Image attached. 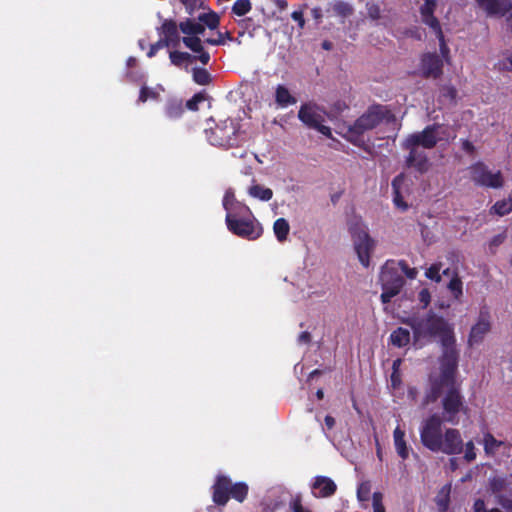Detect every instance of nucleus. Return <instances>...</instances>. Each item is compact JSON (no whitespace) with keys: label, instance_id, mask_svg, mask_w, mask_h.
<instances>
[{"label":"nucleus","instance_id":"obj_1","mask_svg":"<svg viewBox=\"0 0 512 512\" xmlns=\"http://www.w3.org/2000/svg\"><path fill=\"white\" fill-rule=\"evenodd\" d=\"M443 419L434 413L424 419L420 426V441L422 445L434 453L458 455L463 452V439L456 428L442 429Z\"/></svg>","mask_w":512,"mask_h":512},{"label":"nucleus","instance_id":"obj_2","mask_svg":"<svg viewBox=\"0 0 512 512\" xmlns=\"http://www.w3.org/2000/svg\"><path fill=\"white\" fill-rule=\"evenodd\" d=\"M395 116L383 105L374 104L368 107L367 111L348 125L344 137L352 144L361 147L364 144L363 134L379 126L384 120L394 121Z\"/></svg>","mask_w":512,"mask_h":512},{"label":"nucleus","instance_id":"obj_3","mask_svg":"<svg viewBox=\"0 0 512 512\" xmlns=\"http://www.w3.org/2000/svg\"><path fill=\"white\" fill-rule=\"evenodd\" d=\"M404 323L411 327L415 340L425 337H439L440 343H442V339L455 336L450 324L432 311L422 317H410Z\"/></svg>","mask_w":512,"mask_h":512},{"label":"nucleus","instance_id":"obj_4","mask_svg":"<svg viewBox=\"0 0 512 512\" xmlns=\"http://www.w3.org/2000/svg\"><path fill=\"white\" fill-rule=\"evenodd\" d=\"M178 32L181 31L185 36L181 41L186 48L198 54V60L203 65H207L210 61V54L204 49V40H201L199 35L204 33V25L199 23L195 18L188 17L177 24Z\"/></svg>","mask_w":512,"mask_h":512},{"label":"nucleus","instance_id":"obj_5","mask_svg":"<svg viewBox=\"0 0 512 512\" xmlns=\"http://www.w3.org/2000/svg\"><path fill=\"white\" fill-rule=\"evenodd\" d=\"M239 124L233 119H226L219 122L214 127L205 130V135L209 143L213 146L232 148L239 145L238 132Z\"/></svg>","mask_w":512,"mask_h":512},{"label":"nucleus","instance_id":"obj_6","mask_svg":"<svg viewBox=\"0 0 512 512\" xmlns=\"http://www.w3.org/2000/svg\"><path fill=\"white\" fill-rule=\"evenodd\" d=\"M442 355L440 356V376L442 381L455 383L458 368L459 352L456 349L455 336L442 339Z\"/></svg>","mask_w":512,"mask_h":512},{"label":"nucleus","instance_id":"obj_7","mask_svg":"<svg viewBox=\"0 0 512 512\" xmlns=\"http://www.w3.org/2000/svg\"><path fill=\"white\" fill-rule=\"evenodd\" d=\"M242 213L229 212L226 214V224L234 235L248 240L259 238L263 232L262 227L255 219L250 216L248 218L239 217ZM251 215V213L249 214Z\"/></svg>","mask_w":512,"mask_h":512},{"label":"nucleus","instance_id":"obj_8","mask_svg":"<svg viewBox=\"0 0 512 512\" xmlns=\"http://www.w3.org/2000/svg\"><path fill=\"white\" fill-rule=\"evenodd\" d=\"M468 172L475 186L499 189L504 185V178L501 171L492 172L482 161L471 164L468 167Z\"/></svg>","mask_w":512,"mask_h":512},{"label":"nucleus","instance_id":"obj_9","mask_svg":"<svg viewBox=\"0 0 512 512\" xmlns=\"http://www.w3.org/2000/svg\"><path fill=\"white\" fill-rule=\"evenodd\" d=\"M442 404V416L444 422L457 425L459 423L458 414L462 411H466L464 403V397L462 396L460 389L455 385L450 387L445 393L441 401Z\"/></svg>","mask_w":512,"mask_h":512},{"label":"nucleus","instance_id":"obj_10","mask_svg":"<svg viewBox=\"0 0 512 512\" xmlns=\"http://www.w3.org/2000/svg\"><path fill=\"white\" fill-rule=\"evenodd\" d=\"M157 31L161 37L156 43L150 45L147 52L149 58L154 57L160 49L164 47L176 48L181 42L177 22L174 19H164Z\"/></svg>","mask_w":512,"mask_h":512},{"label":"nucleus","instance_id":"obj_11","mask_svg":"<svg viewBox=\"0 0 512 512\" xmlns=\"http://www.w3.org/2000/svg\"><path fill=\"white\" fill-rule=\"evenodd\" d=\"M350 233L360 263L364 267H368L371 253L375 246L374 240L370 237L367 230L359 225L350 227Z\"/></svg>","mask_w":512,"mask_h":512},{"label":"nucleus","instance_id":"obj_12","mask_svg":"<svg viewBox=\"0 0 512 512\" xmlns=\"http://www.w3.org/2000/svg\"><path fill=\"white\" fill-rule=\"evenodd\" d=\"M298 118L307 127L317 130L322 135L328 138L332 136L330 127L323 124L324 117L318 113L316 106L311 104L301 105Z\"/></svg>","mask_w":512,"mask_h":512},{"label":"nucleus","instance_id":"obj_13","mask_svg":"<svg viewBox=\"0 0 512 512\" xmlns=\"http://www.w3.org/2000/svg\"><path fill=\"white\" fill-rule=\"evenodd\" d=\"M401 147L408 151V155L405 157L407 168L414 169L420 174H424L429 170L431 164L423 148L410 146L409 142L405 140L402 142Z\"/></svg>","mask_w":512,"mask_h":512},{"label":"nucleus","instance_id":"obj_14","mask_svg":"<svg viewBox=\"0 0 512 512\" xmlns=\"http://www.w3.org/2000/svg\"><path fill=\"white\" fill-rule=\"evenodd\" d=\"M440 127L438 123L428 125L421 132L408 135L405 141L409 142L410 146L433 149L438 143L437 132Z\"/></svg>","mask_w":512,"mask_h":512},{"label":"nucleus","instance_id":"obj_15","mask_svg":"<svg viewBox=\"0 0 512 512\" xmlns=\"http://www.w3.org/2000/svg\"><path fill=\"white\" fill-rule=\"evenodd\" d=\"M420 75L425 79H438L443 74V60L437 53H424L420 59Z\"/></svg>","mask_w":512,"mask_h":512},{"label":"nucleus","instance_id":"obj_16","mask_svg":"<svg viewBox=\"0 0 512 512\" xmlns=\"http://www.w3.org/2000/svg\"><path fill=\"white\" fill-rule=\"evenodd\" d=\"M212 500L218 506H225L230 499L231 479L219 474L212 485Z\"/></svg>","mask_w":512,"mask_h":512},{"label":"nucleus","instance_id":"obj_17","mask_svg":"<svg viewBox=\"0 0 512 512\" xmlns=\"http://www.w3.org/2000/svg\"><path fill=\"white\" fill-rule=\"evenodd\" d=\"M487 16L503 17L512 10L511 0H474Z\"/></svg>","mask_w":512,"mask_h":512},{"label":"nucleus","instance_id":"obj_18","mask_svg":"<svg viewBox=\"0 0 512 512\" xmlns=\"http://www.w3.org/2000/svg\"><path fill=\"white\" fill-rule=\"evenodd\" d=\"M380 281L382 286H391L400 289H402L405 283L404 278L398 272L396 262L393 260H388L383 265L380 273Z\"/></svg>","mask_w":512,"mask_h":512},{"label":"nucleus","instance_id":"obj_19","mask_svg":"<svg viewBox=\"0 0 512 512\" xmlns=\"http://www.w3.org/2000/svg\"><path fill=\"white\" fill-rule=\"evenodd\" d=\"M311 488L316 498H328L335 494L337 485L327 476H316Z\"/></svg>","mask_w":512,"mask_h":512},{"label":"nucleus","instance_id":"obj_20","mask_svg":"<svg viewBox=\"0 0 512 512\" xmlns=\"http://www.w3.org/2000/svg\"><path fill=\"white\" fill-rule=\"evenodd\" d=\"M436 8V0H425L424 4L419 8L422 22L432 31L441 28L439 20L434 16Z\"/></svg>","mask_w":512,"mask_h":512},{"label":"nucleus","instance_id":"obj_21","mask_svg":"<svg viewBox=\"0 0 512 512\" xmlns=\"http://www.w3.org/2000/svg\"><path fill=\"white\" fill-rule=\"evenodd\" d=\"M490 329V321L481 315L476 324H474L470 330L468 338L469 345L473 346L482 342L484 336L490 331Z\"/></svg>","mask_w":512,"mask_h":512},{"label":"nucleus","instance_id":"obj_22","mask_svg":"<svg viewBox=\"0 0 512 512\" xmlns=\"http://www.w3.org/2000/svg\"><path fill=\"white\" fill-rule=\"evenodd\" d=\"M392 194H393V203L395 207L400 209L401 211H406L408 209V204L404 200L403 190L405 188V176L403 174H399L392 180Z\"/></svg>","mask_w":512,"mask_h":512},{"label":"nucleus","instance_id":"obj_23","mask_svg":"<svg viewBox=\"0 0 512 512\" xmlns=\"http://www.w3.org/2000/svg\"><path fill=\"white\" fill-rule=\"evenodd\" d=\"M452 385L454 386L455 383L444 382L442 381V378L440 376L439 379H436L431 383L430 389L429 391H427L424 397L423 405L426 406L430 403H434L435 401H437V399L440 397L442 393L443 387L447 386L450 388L452 387Z\"/></svg>","mask_w":512,"mask_h":512},{"label":"nucleus","instance_id":"obj_24","mask_svg":"<svg viewBox=\"0 0 512 512\" xmlns=\"http://www.w3.org/2000/svg\"><path fill=\"white\" fill-rule=\"evenodd\" d=\"M223 207L227 211V213H229V212H233V213L245 212V213L250 214L249 207L238 203L235 199L234 193L231 190H227L225 192V195L223 198Z\"/></svg>","mask_w":512,"mask_h":512},{"label":"nucleus","instance_id":"obj_25","mask_svg":"<svg viewBox=\"0 0 512 512\" xmlns=\"http://www.w3.org/2000/svg\"><path fill=\"white\" fill-rule=\"evenodd\" d=\"M394 446L397 454L406 460L409 457V449L405 441V432L399 426L393 432Z\"/></svg>","mask_w":512,"mask_h":512},{"label":"nucleus","instance_id":"obj_26","mask_svg":"<svg viewBox=\"0 0 512 512\" xmlns=\"http://www.w3.org/2000/svg\"><path fill=\"white\" fill-rule=\"evenodd\" d=\"M275 102L278 106L284 108L296 104L297 99L291 95L286 86L279 84L275 89Z\"/></svg>","mask_w":512,"mask_h":512},{"label":"nucleus","instance_id":"obj_27","mask_svg":"<svg viewBox=\"0 0 512 512\" xmlns=\"http://www.w3.org/2000/svg\"><path fill=\"white\" fill-rule=\"evenodd\" d=\"M482 444L486 456L494 457L499 448L504 445V442L497 440L490 432H486L483 435Z\"/></svg>","mask_w":512,"mask_h":512},{"label":"nucleus","instance_id":"obj_28","mask_svg":"<svg viewBox=\"0 0 512 512\" xmlns=\"http://www.w3.org/2000/svg\"><path fill=\"white\" fill-rule=\"evenodd\" d=\"M390 342L392 343V345L398 348H402L408 345L410 342L409 330L402 327H398L390 334Z\"/></svg>","mask_w":512,"mask_h":512},{"label":"nucleus","instance_id":"obj_29","mask_svg":"<svg viewBox=\"0 0 512 512\" xmlns=\"http://www.w3.org/2000/svg\"><path fill=\"white\" fill-rule=\"evenodd\" d=\"M197 20L199 21V23H202V25H204V30L206 29V27L210 30H214L217 29L220 25L219 15L212 10H210L207 13L199 14Z\"/></svg>","mask_w":512,"mask_h":512},{"label":"nucleus","instance_id":"obj_30","mask_svg":"<svg viewBox=\"0 0 512 512\" xmlns=\"http://www.w3.org/2000/svg\"><path fill=\"white\" fill-rule=\"evenodd\" d=\"M169 58L171 63L177 67H181L185 62L192 63L194 61H199L198 54L191 55L188 52H181L177 50L171 51L169 53Z\"/></svg>","mask_w":512,"mask_h":512},{"label":"nucleus","instance_id":"obj_31","mask_svg":"<svg viewBox=\"0 0 512 512\" xmlns=\"http://www.w3.org/2000/svg\"><path fill=\"white\" fill-rule=\"evenodd\" d=\"M184 113L182 100L170 99L166 103L165 114L170 119H178Z\"/></svg>","mask_w":512,"mask_h":512},{"label":"nucleus","instance_id":"obj_32","mask_svg":"<svg viewBox=\"0 0 512 512\" xmlns=\"http://www.w3.org/2000/svg\"><path fill=\"white\" fill-rule=\"evenodd\" d=\"M273 231L277 240L279 242H284L288 238L290 225L285 218H278L273 224Z\"/></svg>","mask_w":512,"mask_h":512},{"label":"nucleus","instance_id":"obj_33","mask_svg":"<svg viewBox=\"0 0 512 512\" xmlns=\"http://www.w3.org/2000/svg\"><path fill=\"white\" fill-rule=\"evenodd\" d=\"M248 193L250 196L257 198L261 201H269L273 197V191L270 188L264 187L259 184L252 185Z\"/></svg>","mask_w":512,"mask_h":512},{"label":"nucleus","instance_id":"obj_34","mask_svg":"<svg viewBox=\"0 0 512 512\" xmlns=\"http://www.w3.org/2000/svg\"><path fill=\"white\" fill-rule=\"evenodd\" d=\"M450 485H445L435 498L439 512H447L450 503Z\"/></svg>","mask_w":512,"mask_h":512},{"label":"nucleus","instance_id":"obj_35","mask_svg":"<svg viewBox=\"0 0 512 512\" xmlns=\"http://www.w3.org/2000/svg\"><path fill=\"white\" fill-rule=\"evenodd\" d=\"M248 485L244 482H237L233 484L231 482V491H230V498L235 499L236 501L242 503L248 495Z\"/></svg>","mask_w":512,"mask_h":512},{"label":"nucleus","instance_id":"obj_36","mask_svg":"<svg viewBox=\"0 0 512 512\" xmlns=\"http://www.w3.org/2000/svg\"><path fill=\"white\" fill-rule=\"evenodd\" d=\"M192 77L198 85L206 86L212 82V76L205 68H193Z\"/></svg>","mask_w":512,"mask_h":512},{"label":"nucleus","instance_id":"obj_37","mask_svg":"<svg viewBox=\"0 0 512 512\" xmlns=\"http://www.w3.org/2000/svg\"><path fill=\"white\" fill-rule=\"evenodd\" d=\"M448 289L455 299H459L463 295V282L457 272H454L448 283Z\"/></svg>","mask_w":512,"mask_h":512},{"label":"nucleus","instance_id":"obj_38","mask_svg":"<svg viewBox=\"0 0 512 512\" xmlns=\"http://www.w3.org/2000/svg\"><path fill=\"white\" fill-rule=\"evenodd\" d=\"M512 211V205L508 200H499L490 208V214L498 216L508 215Z\"/></svg>","mask_w":512,"mask_h":512},{"label":"nucleus","instance_id":"obj_39","mask_svg":"<svg viewBox=\"0 0 512 512\" xmlns=\"http://www.w3.org/2000/svg\"><path fill=\"white\" fill-rule=\"evenodd\" d=\"M252 5L250 0H236L232 6V12L237 16H244L250 12Z\"/></svg>","mask_w":512,"mask_h":512},{"label":"nucleus","instance_id":"obj_40","mask_svg":"<svg viewBox=\"0 0 512 512\" xmlns=\"http://www.w3.org/2000/svg\"><path fill=\"white\" fill-rule=\"evenodd\" d=\"M188 15L193 16L198 9H205L204 0H179Z\"/></svg>","mask_w":512,"mask_h":512},{"label":"nucleus","instance_id":"obj_41","mask_svg":"<svg viewBox=\"0 0 512 512\" xmlns=\"http://www.w3.org/2000/svg\"><path fill=\"white\" fill-rule=\"evenodd\" d=\"M333 10L336 15L343 18L349 17L353 14V7L349 3L343 1L335 3Z\"/></svg>","mask_w":512,"mask_h":512},{"label":"nucleus","instance_id":"obj_42","mask_svg":"<svg viewBox=\"0 0 512 512\" xmlns=\"http://www.w3.org/2000/svg\"><path fill=\"white\" fill-rule=\"evenodd\" d=\"M440 96L453 103L457 97V90L453 85L445 84L440 87Z\"/></svg>","mask_w":512,"mask_h":512},{"label":"nucleus","instance_id":"obj_43","mask_svg":"<svg viewBox=\"0 0 512 512\" xmlns=\"http://www.w3.org/2000/svg\"><path fill=\"white\" fill-rule=\"evenodd\" d=\"M206 100L205 92H198L193 95L191 99L186 102V108L191 111H197L198 105Z\"/></svg>","mask_w":512,"mask_h":512},{"label":"nucleus","instance_id":"obj_44","mask_svg":"<svg viewBox=\"0 0 512 512\" xmlns=\"http://www.w3.org/2000/svg\"><path fill=\"white\" fill-rule=\"evenodd\" d=\"M228 39V40H232L233 37L231 35L230 32H225V33H222L220 31L217 32V38H206L204 40V43L206 44H209V45H224L225 44V40Z\"/></svg>","mask_w":512,"mask_h":512},{"label":"nucleus","instance_id":"obj_45","mask_svg":"<svg viewBox=\"0 0 512 512\" xmlns=\"http://www.w3.org/2000/svg\"><path fill=\"white\" fill-rule=\"evenodd\" d=\"M382 290L383 292L381 293L380 298L384 304L389 303L391 299L398 295L401 291L400 288H394L391 286H382Z\"/></svg>","mask_w":512,"mask_h":512},{"label":"nucleus","instance_id":"obj_46","mask_svg":"<svg viewBox=\"0 0 512 512\" xmlns=\"http://www.w3.org/2000/svg\"><path fill=\"white\" fill-rule=\"evenodd\" d=\"M433 32L435 33V36H436V38L439 41V48H440L441 55L443 56V58H448L449 48H448V46L446 44L442 28L433 30Z\"/></svg>","mask_w":512,"mask_h":512},{"label":"nucleus","instance_id":"obj_47","mask_svg":"<svg viewBox=\"0 0 512 512\" xmlns=\"http://www.w3.org/2000/svg\"><path fill=\"white\" fill-rule=\"evenodd\" d=\"M371 492V485L368 481L362 482L357 488V498L359 501H368Z\"/></svg>","mask_w":512,"mask_h":512},{"label":"nucleus","instance_id":"obj_48","mask_svg":"<svg viewBox=\"0 0 512 512\" xmlns=\"http://www.w3.org/2000/svg\"><path fill=\"white\" fill-rule=\"evenodd\" d=\"M440 269H441V264L440 263H435V264H432L425 272V276L430 279V280H433L437 283H439L441 281V274H440Z\"/></svg>","mask_w":512,"mask_h":512},{"label":"nucleus","instance_id":"obj_49","mask_svg":"<svg viewBox=\"0 0 512 512\" xmlns=\"http://www.w3.org/2000/svg\"><path fill=\"white\" fill-rule=\"evenodd\" d=\"M506 237H507L506 231H503V232L495 235L494 237H492V239L489 241L490 252L495 253L496 249L504 243V241L506 240Z\"/></svg>","mask_w":512,"mask_h":512},{"label":"nucleus","instance_id":"obj_50","mask_svg":"<svg viewBox=\"0 0 512 512\" xmlns=\"http://www.w3.org/2000/svg\"><path fill=\"white\" fill-rule=\"evenodd\" d=\"M399 266L401 271L406 275L407 278L413 280L417 277L418 271L416 268H410L405 260H400L396 263V266Z\"/></svg>","mask_w":512,"mask_h":512},{"label":"nucleus","instance_id":"obj_51","mask_svg":"<svg viewBox=\"0 0 512 512\" xmlns=\"http://www.w3.org/2000/svg\"><path fill=\"white\" fill-rule=\"evenodd\" d=\"M465 446V454L464 459L467 462H472L476 459V448L472 440L463 443V447Z\"/></svg>","mask_w":512,"mask_h":512},{"label":"nucleus","instance_id":"obj_52","mask_svg":"<svg viewBox=\"0 0 512 512\" xmlns=\"http://www.w3.org/2000/svg\"><path fill=\"white\" fill-rule=\"evenodd\" d=\"M159 94L148 87H142L139 94V101L146 102L148 99H157Z\"/></svg>","mask_w":512,"mask_h":512},{"label":"nucleus","instance_id":"obj_53","mask_svg":"<svg viewBox=\"0 0 512 512\" xmlns=\"http://www.w3.org/2000/svg\"><path fill=\"white\" fill-rule=\"evenodd\" d=\"M382 494L380 492H374L373 500V512H385V508L382 504Z\"/></svg>","mask_w":512,"mask_h":512},{"label":"nucleus","instance_id":"obj_54","mask_svg":"<svg viewBox=\"0 0 512 512\" xmlns=\"http://www.w3.org/2000/svg\"><path fill=\"white\" fill-rule=\"evenodd\" d=\"M474 512H501L498 508H493L491 510H488L486 508L485 502L482 499H477L474 502Z\"/></svg>","mask_w":512,"mask_h":512},{"label":"nucleus","instance_id":"obj_55","mask_svg":"<svg viewBox=\"0 0 512 512\" xmlns=\"http://www.w3.org/2000/svg\"><path fill=\"white\" fill-rule=\"evenodd\" d=\"M291 17L294 21L298 23L299 28L303 29L305 26V19L303 16V11H293Z\"/></svg>","mask_w":512,"mask_h":512},{"label":"nucleus","instance_id":"obj_56","mask_svg":"<svg viewBox=\"0 0 512 512\" xmlns=\"http://www.w3.org/2000/svg\"><path fill=\"white\" fill-rule=\"evenodd\" d=\"M498 502L507 512H512V499L501 495Z\"/></svg>","mask_w":512,"mask_h":512},{"label":"nucleus","instance_id":"obj_57","mask_svg":"<svg viewBox=\"0 0 512 512\" xmlns=\"http://www.w3.org/2000/svg\"><path fill=\"white\" fill-rule=\"evenodd\" d=\"M291 508L293 510V512H312L311 510L309 509H305L302 505V502H301V499L300 498H296L292 501L291 503Z\"/></svg>","mask_w":512,"mask_h":512},{"label":"nucleus","instance_id":"obj_58","mask_svg":"<svg viewBox=\"0 0 512 512\" xmlns=\"http://www.w3.org/2000/svg\"><path fill=\"white\" fill-rule=\"evenodd\" d=\"M419 300L423 304V307H427L429 305L431 296L427 289H422L419 292Z\"/></svg>","mask_w":512,"mask_h":512},{"label":"nucleus","instance_id":"obj_59","mask_svg":"<svg viewBox=\"0 0 512 512\" xmlns=\"http://www.w3.org/2000/svg\"><path fill=\"white\" fill-rule=\"evenodd\" d=\"M499 69L505 71H512V55H509L499 63Z\"/></svg>","mask_w":512,"mask_h":512},{"label":"nucleus","instance_id":"obj_60","mask_svg":"<svg viewBox=\"0 0 512 512\" xmlns=\"http://www.w3.org/2000/svg\"><path fill=\"white\" fill-rule=\"evenodd\" d=\"M462 149L469 155H473L476 150L474 144L467 139L462 140Z\"/></svg>","mask_w":512,"mask_h":512},{"label":"nucleus","instance_id":"obj_61","mask_svg":"<svg viewBox=\"0 0 512 512\" xmlns=\"http://www.w3.org/2000/svg\"><path fill=\"white\" fill-rule=\"evenodd\" d=\"M311 334L308 331H303L298 336V342L301 344H308L311 342Z\"/></svg>","mask_w":512,"mask_h":512},{"label":"nucleus","instance_id":"obj_62","mask_svg":"<svg viewBox=\"0 0 512 512\" xmlns=\"http://www.w3.org/2000/svg\"><path fill=\"white\" fill-rule=\"evenodd\" d=\"M312 17L316 21V23H320L323 17L322 9L319 7H315L311 10Z\"/></svg>","mask_w":512,"mask_h":512},{"label":"nucleus","instance_id":"obj_63","mask_svg":"<svg viewBox=\"0 0 512 512\" xmlns=\"http://www.w3.org/2000/svg\"><path fill=\"white\" fill-rule=\"evenodd\" d=\"M324 422L328 430L333 429L336 423L335 418L332 417L331 415H326L324 418Z\"/></svg>","mask_w":512,"mask_h":512},{"label":"nucleus","instance_id":"obj_64","mask_svg":"<svg viewBox=\"0 0 512 512\" xmlns=\"http://www.w3.org/2000/svg\"><path fill=\"white\" fill-rule=\"evenodd\" d=\"M391 383H392V386L394 388L399 386V384L401 383V379H400V376H399L398 373L392 372V374H391Z\"/></svg>","mask_w":512,"mask_h":512}]
</instances>
